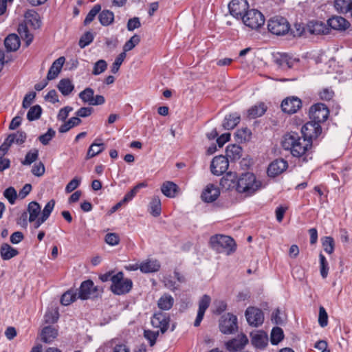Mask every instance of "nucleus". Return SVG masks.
I'll return each instance as SVG.
<instances>
[{
  "instance_id": "nucleus-51",
  "label": "nucleus",
  "mask_w": 352,
  "mask_h": 352,
  "mask_svg": "<svg viewBox=\"0 0 352 352\" xmlns=\"http://www.w3.org/2000/svg\"><path fill=\"white\" fill-rule=\"evenodd\" d=\"M140 42V37L137 34H134L124 45L122 52L126 53V52H129V51L133 50L137 45H138V43Z\"/></svg>"
},
{
  "instance_id": "nucleus-60",
  "label": "nucleus",
  "mask_w": 352,
  "mask_h": 352,
  "mask_svg": "<svg viewBox=\"0 0 352 352\" xmlns=\"http://www.w3.org/2000/svg\"><path fill=\"white\" fill-rule=\"evenodd\" d=\"M318 323L322 327H324L328 324V315L322 306L319 308Z\"/></svg>"
},
{
  "instance_id": "nucleus-64",
  "label": "nucleus",
  "mask_w": 352,
  "mask_h": 352,
  "mask_svg": "<svg viewBox=\"0 0 352 352\" xmlns=\"http://www.w3.org/2000/svg\"><path fill=\"white\" fill-rule=\"evenodd\" d=\"M81 179L80 178L75 177L72 179L65 187V192L67 193L72 192L76 189L80 185Z\"/></svg>"
},
{
  "instance_id": "nucleus-19",
  "label": "nucleus",
  "mask_w": 352,
  "mask_h": 352,
  "mask_svg": "<svg viewBox=\"0 0 352 352\" xmlns=\"http://www.w3.org/2000/svg\"><path fill=\"white\" fill-rule=\"evenodd\" d=\"M311 142L300 137V142L289 151L295 157H304L311 147Z\"/></svg>"
},
{
  "instance_id": "nucleus-10",
  "label": "nucleus",
  "mask_w": 352,
  "mask_h": 352,
  "mask_svg": "<svg viewBox=\"0 0 352 352\" xmlns=\"http://www.w3.org/2000/svg\"><path fill=\"white\" fill-rule=\"evenodd\" d=\"M249 4L247 0H232L228 5L230 14L236 19H242L248 11Z\"/></svg>"
},
{
  "instance_id": "nucleus-49",
  "label": "nucleus",
  "mask_w": 352,
  "mask_h": 352,
  "mask_svg": "<svg viewBox=\"0 0 352 352\" xmlns=\"http://www.w3.org/2000/svg\"><path fill=\"white\" fill-rule=\"evenodd\" d=\"M322 245L324 250L329 254H331L334 251V240L331 236H325L322 239Z\"/></svg>"
},
{
  "instance_id": "nucleus-21",
  "label": "nucleus",
  "mask_w": 352,
  "mask_h": 352,
  "mask_svg": "<svg viewBox=\"0 0 352 352\" xmlns=\"http://www.w3.org/2000/svg\"><path fill=\"white\" fill-rule=\"evenodd\" d=\"M55 206V201L51 199L49 201L43 210H42L41 215L36 220L33 221L32 223H34L33 226L34 229H38L50 216Z\"/></svg>"
},
{
  "instance_id": "nucleus-23",
  "label": "nucleus",
  "mask_w": 352,
  "mask_h": 352,
  "mask_svg": "<svg viewBox=\"0 0 352 352\" xmlns=\"http://www.w3.org/2000/svg\"><path fill=\"white\" fill-rule=\"evenodd\" d=\"M96 291V288L94 287V283L91 280L83 281L79 288L78 293V298L82 300H86L91 297Z\"/></svg>"
},
{
  "instance_id": "nucleus-42",
  "label": "nucleus",
  "mask_w": 352,
  "mask_h": 352,
  "mask_svg": "<svg viewBox=\"0 0 352 352\" xmlns=\"http://www.w3.org/2000/svg\"><path fill=\"white\" fill-rule=\"evenodd\" d=\"M81 122L82 121L80 118L78 117H72L67 122H65L59 127L58 131L62 133H66L74 126H78Z\"/></svg>"
},
{
  "instance_id": "nucleus-61",
  "label": "nucleus",
  "mask_w": 352,
  "mask_h": 352,
  "mask_svg": "<svg viewBox=\"0 0 352 352\" xmlns=\"http://www.w3.org/2000/svg\"><path fill=\"white\" fill-rule=\"evenodd\" d=\"M211 298L208 295H204L199 302V311L205 313L208 308Z\"/></svg>"
},
{
  "instance_id": "nucleus-35",
  "label": "nucleus",
  "mask_w": 352,
  "mask_h": 352,
  "mask_svg": "<svg viewBox=\"0 0 352 352\" xmlns=\"http://www.w3.org/2000/svg\"><path fill=\"white\" fill-rule=\"evenodd\" d=\"M57 88L63 96H68L74 90V85L69 78H63L59 81Z\"/></svg>"
},
{
  "instance_id": "nucleus-15",
  "label": "nucleus",
  "mask_w": 352,
  "mask_h": 352,
  "mask_svg": "<svg viewBox=\"0 0 352 352\" xmlns=\"http://www.w3.org/2000/svg\"><path fill=\"white\" fill-rule=\"evenodd\" d=\"M302 102L300 99L297 97H289L283 100L281 103V109L285 113L292 114L301 107Z\"/></svg>"
},
{
  "instance_id": "nucleus-45",
  "label": "nucleus",
  "mask_w": 352,
  "mask_h": 352,
  "mask_svg": "<svg viewBox=\"0 0 352 352\" xmlns=\"http://www.w3.org/2000/svg\"><path fill=\"white\" fill-rule=\"evenodd\" d=\"M283 338V331L281 328L277 327L272 329L270 336V341L272 344H278Z\"/></svg>"
},
{
  "instance_id": "nucleus-48",
  "label": "nucleus",
  "mask_w": 352,
  "mask_h": 352,
  "mask_svg": "<svg viewBox=\"0 0 352 352\" xmlns=\"http://www.w3.org/2000/svg\"><path fill=\"white\" fill-rule=\"evenodd\" d=\"M41 107L38 104L34 105L29 109L27 114V118L30 121L37 120L41 117Z\"/></svg>"
},
{
  "instance_id": "nucleus-18",
  "label": "nucleus",
  "mask_w": 352,
  "mask_h": 352,
  "mask_svg": "<svg viewBox=\"0 0 352 352\" xmlns=\"http://www.w3.org/2000/svg\"><path fill=\"white\" fill-rule=\"evenodd\" d=\"M248 342L247 336L243 333L239 334L237 337L228 340L226 342L225 346L229 351H236L243 348Z\"/></svg>"
},
{
  "instance_id": "nucleus-8",
  "label": "nucleus",
  "mask_w": 352,
  "mask_h": 352,
  "mask_svg": "<svg viewBox=\"0 0 352 352\" xmlns=\"http://www.w3.org/2000/svg\"><path fill=\"white\" fill-rule=\"evenodd\" d=\"M329 114V111L327 107L322 103H318L313 106L309 109L310 119L318 124L327 120Z\"/></svg>"
},
{
  "instance_id": "nucleus-25",
  "label": "nucleus",
  "mask_w": 352,
  "mask_h": 352,
  "mask_svg": "<svg viewBox=\"0 0 352 352\" xmlns=\"http://www.w3.org/2000/svg\"><path fill=\"white\" fill-rule=\"evenodd\" d=\"M65 57L60 56L53 62L47 74V80H54L58 76L62 69L63 64L65 63Z\"/></svg>"
},
{
  "instance_id": "nucleus-50",
  "label": "nucleus",
  "mask_w": 352,
  "mask_h": 352,
  "mask_svg": "<svg viewBox=\"0 0 352 352\" xmlns=\"http://www.w3.org/2000/svg\"><path fill=\"white\" fill-rule=\"evenodd\" d=\"M101 10V6L99 4H96L91 10L88 12L87 14L85 21L84 24L85 25L89 24L91 23L94 19H95L96 16L99 14L100 11Z\"/></svg>"
},
{
  "instance_id": "nucleus-56",
  "label": "nucleus",
  "mask_w": 352,
  "mask_h": 352,
  "mask_svg": "<svg viewBox=\"0 0 352 352\" xmlns=\"http://www.w3.org/2000/svg\"><path fill=\"white\" fill-rule=\"evenodd\" d=\"M59 314L56 309L49 310L45 315V321L46 323H54L58 319Z\"/></svg>"
},
{
  "instance_id": "nucleus-46",
  "label": "nucleus",
  "mask_w": 352,
  "mask_h": 352,
  "mask_svg": "<svg viewBox=\"0 0 352 352\" xmlns=\"http://www.w3.org/2000/svg\"><path fill=\"white\" fill-rule=\"evenodd\" d=\"M78 96L83 102L88 103L91 105V102L93 101L94 96V91L91 88L87 87L80 92Z\"/></svg>"
},
{
  "instance_id": "nucleus-5",
  "label": "nucleus",
  "mask_w": 352,
  "mask_h": 352,
  "mask_svg": "<svg viewBox=\"0 0 352 352\" xmlns=\"http://www.w3.org/2000/svg\"><path fill=\"white\" fill-rule=\"evenodd\" d=\"M267 28L273 34L283 36L288 33L290 29V25L285 18L276 16L269 20Z\"/></svg>"
},
{
  "instance_id": "nucleus-55",
  "label": "nucleus",
  "mask_w": 352,
  "mask_h": 352,
  "mask_svg": "<svg viewBox=\"0 0 352 352\" xmlns=\"http://www.w3.org/2000/svg\"><path fill=\"white\" fill-rule=\"evenodd\" d=\"M55 131L52 128H50L45 133L38 137V140L43 145H47L49 144L50 140L55 136Z\"/></svg>"
},
{
  "instance_id": "nucleus-24",
  "label": "nucleus",
  "mask_w": 352,
  "mask_h": 352,
  "mask_svg": "<svg viewBox=\"0 0 352 352\" xmlns=\"http://www.w3.org/2000/svg\"><path fill=\"white\" fill-rule=\"evenodd\" d=\"M328 25L333 30L344 31L349 27V23L342 16H333L327 21Z\"/></svg>"
},
{
  "instance_id": "nucleus-27",
  "label": "nucleus",
  "mask_w": 352,
  "mask_h": 352,
  "mask_svg": "<svg viewBox=\"0 0 352 352\" xmlns=\"http://www.w3.org/2000/svg\"><path fill=\"white\" fill-rule=\"evenodd\" d=\"M267 336L263 332L251 333L252 344L258 349H263L267 344Z\"/></svg>"
},
{
  "instance_id": "nucleus-12",
  "label": "nucleus",
  "mask_w": 352,
  "mask_h": 352,
  "mask_svg": "<svg viewBox=\"0 0 352 352\" xmlns=\"http://www.w3.org/2000/svg\"><path fill=\"white\" fill-rule=\"evenodd\" d=\"M245 314L248 324L251 326L258 327L264 321V315L260 309L250 307L247 308Z\"/></svg>"
},
{
  "instance_id": "nucleus-63",
  "label": "nucleus",
  "mask_w": 352,
  "mask_h": 352,
  "mask_svg": "<svg viewBox=\"0 0 352 352\" xmlns=\"http://www.w3.org/2000/svg\"><path fill=\"white\" fill-rule=\"evenodd\" d=\"M105 241L110 245H116L120 242V236L116 233H109L105 236Z\"/></svg>"
},
{
  "instance_id": "nucleus-52",
  "label": "nucleus",
  "mask_w": 352,
  "mask_h": 352,
  "mask_svg": "<svg viewBox=\"0 0 352 352\" xmlns=\"http://www.w3.org/2000/svg\"><path fill=\"white\" fill-rule=\"evenodd\" d=\"M107 62L103 59H100L94 63L92 74L94 76H98L103 73L107 69Z\"/></svg>"
},
{
  "instance_id": "nucleus-16",
  "label": "nucleus",
  "mask_w": 352,
  "mask_h": 352,
  "mask_svg": "<svg viewBox=\"0 0 352 352\" xmlns=\"http://www.w3.org/2000/svg\"><path fill=\"white\" fill-rule=\"evenodd\" d=\"M288 167L287 162L283 159H277L273 161L268 166L267 175L274 177L283 173Z\"/></svg>"
},
{
  "instance_id": "nucleus-40",
  "label": "nucleus",
  "mask_w": 352,
  "mask_h": 352,
  "mask_svg": "<svg viewBox=\"0 0 352 352\" xmlns=\"http://www.w3.org/2000/svg\"><path fill=\"white\" fill-rule=\"evenodd\" d=\"M161 200L158 196L152 198L149 204V211L153 217H158L161 214Z\"/></svg>"
},
{
  "instance_id": "nucleus-33",
  "label": "nucleus",
  "mask_w": 352,
  "mask_h": 352,
  "mask_svg": "<svg viewBox=\"0 0 352 352\" xmlns=\"http://www.w3.org/2000/svg\"><path fill=\"white\" fill-rule=\"evenodd\" d=\"M173 304L174 298L168 294H163L157 300V307L161 310H169L172 308Z\"/></svg>"
},
{
  "instance_id": "nucleus-38",
  "label": "nucleus",
  "mask_w": 352,
  "mask_h": 352,
  "mask_svg": "<svg viewBox=\"0 0 352 352\" xmlns=\"http://www.w3.org/2000/svg\"><path fill=\"white\" fill-rule=\"evenodd\" d=\"M266 111V107L263 103H260L252 107L248 111V116L253 119L263 116Z\"/></svg>"
},
{
  "instance_id": "nucleus-30",
  "label": "nucleus",
  "mask_w": 352,
  "mask_h": 352,
  "mask_svg": "<svg viewBox=\"0 0 352 352\" xmlns=\"http://www.w3.org/2000/svg\"><path fill=\"white\" fill-rule=\"evenodd\" d=\"M160 264L157 260H147L140 265V270L143 273H152L157 272Z\"/></svg>"
},
{
  "instance_id": "nucleus-17",
  "label": "nucleus",
  "mask_w": 352,
  "mask_h": 352,
  "mask_svg": "<svg viewBox=\"0 0 352 352\" xmlns=\"http://www.w3.org/2000/svg\"><path fill=\"white\" fill-rule=\"evenodd\" d=\"M297 61L298 60L285 53H278L274 56V62L283 69L292 68Z\"/></svg>"
},
{
  "instance_id": "nucleus-7",
  "label": "nucleus",
  "mask_w": 352,
  "mask_h": 352,
  "mask_svg": "<svg viewBox=\"0 0 352 352\" xmlns=\"http://www.w3.org/2000/svg\"><path fill=\"white\" fill-rule=\"evenodd\" d=\"M42 210L41 206L37 203L36 201H31L29 203L27 208V212H24L21 217H20V222L19 223L21 224L22 226H27V218L28 215V221L29 222H32L33 221L36 220V219L39 218L41 215Z\"/></svg>"
},
{
  "instance_id": "nucleus-39",
  "label": "nucleus",
  "mask_w": 352,
  "mask_h": 352,
  "mask_svg": "<svg viewBox=\"0 0 352 352\" xmlns=\"http://www.w3.org/2000/svg\"><path fill=\"white\" fill-rule=\"evenodd\" d=\"M352 6V0H335L334 6L336 10L343 14L350 12Z\"/></svg>"
},
{
  "instance_id": "nucleus-53",
  "label": "nucleus",
  "mask_w": 352,
  "mask_h": 352,
  "mask_svg": "<svg viewBox=\"0 0 352 352\" xmlns=\"http://www.w3.org/2000/svg\"><path fill=\"white\" fill-rule=\"evenodd\" d=\"M38 156V151L36 148L32 149L28 152L25 155L24 160L22 162L23 165H30L32 163L35 162Z\"/></svg>"
},
{
  "instance_id": "nucleus-11",
  "label": "nucleus",
  "mask_w": 352,
  "mask_h": 352,
  "mask_svg": "<svg viewBox=\"0 0 352 352\" xmlns=\"http://www.w3.org/2000/svg\"><path fill=\"white\" fill-rule=\"evenodd\" d=\"M302 138L310 140L316 139L322 133V128L318 122L310 121L307 122L301 129Z\"/></svg>"
},
{
  "instance_id": "nucleus-36",
  "label": "nucleus",
  "mask_w": 352,
  "mask_h": 352,
  "mask_svg": "<svg viewBox=\"0 0 352 352\" xmlns=\"http://www.w3.org/2000/svg\"><path fill=\"white\" fill-rule=\"evenodd\" d=\"M98 19L102 25L108 26L113 22L114 14L109 10H104L99 12Z\"/></svg>"
},
{
  "instance_id": "nucleus-29",
  "label": "nucleus",
  "mask_w": 352,
  "mask_h": 352,
  "mask_svg": "<svg viewBox=\"0 0 352 352\" xmlns=\"http://www.w3.org/2000/svg\"><path fill=\"white\" fill-rule=\"evenodd\" d=\"M0 254L3 260L7 261L19 254L16 249L8 243H3L0 248Z\"/></svg>"
},
{
  "instance_id": "nucleus-41",
  "label": "nucleus",
  "mask_w": 352,
  "mask_h": 352,
  "mask_svg": "<svg viewBox=\"0 0 352 352\" xmlns=\"http://www.w3.org/2000/svg\"><path fill=\"white\" fill-rule=\"evenodd\" d=\"M77 298H78L77 292L70 289L62 295L60 302L63 305L67 306L74 302Z\"/></svg>"
},
{
  "instance_id": "nucleus-54",
  "label": "nucleus",
  "mask_w": 352,
  "mask_h": 352,
  "mask_svg": "<svg viewBox=\"0 0 352 352\" xmlns=\"http://www.w3.org/2000/svg\"><path fill=\"white\" fill-rule=\"evenodd\" d=\"M126 56L125 52H122L116 57L111 68V72L113 74H116L119 71L120 67L125 59Z\"/></svg>"
},
{
  "instance_id": "nucleus-9",
  "label": "nucleus",
  "mask_w": 352,
  "mask_h": 352,
  "mask_svg": "<svg viewBox=\"0 0 352 352\" xmlns=\"http://www.w3.org/2000/svg\"><path fill=\"white\" fill-rule=\"evenodd\" d=\"M220 331L224 334L232 333L237 329V318L231 314L222 316L219 323Z\"/></svg>"
},
{
  "instance_id": "nucleus-1",
  "label": "nucleus",
  "mask_w": 352,
  "mask_h": 352,
  "mask_svg": "<svg viewBox=\"0 0 352 352\" xmlns=\"http://www.w3.org/2000/svg\"><path fill=\"white\" fill-rule=\"evenodd\" d=\"M220 184L229 189L231 187H236L239 193H244L246 195H252L261 187V182L256 179V176L252 173H243L238 178L236 184L228 177L221 179Z\"/></svg>"
},
{
  "instance_id": "nucleus-37",
  "label": "nucleus",
  "mask_w": 352,
  "mask_h": 352,
  "mask_svg": "<svg viewBox=\"0 0 352 352\" xmlns=\"http://www.w3.org/2000/svg\"><path fill=\"white\" fill-rule=\"evenodd\" d=\"M57 336V331L51 327H45L41 331V340L46 343H50Z\"/></svg>"
},
{
  "instance_id": "nucleus-26",
  "label": "nucleus",
  "mask_w": 352,
  "mask_h": 352,
  "mask_svg": "<svg viewBox=\"0 0 352 352\" xmlns=\"http://www.w3.org/2000/svg\"><path fill=\"white\" fill-rule=\"evenodd\" d=\"M307 30L312 34H325L329 32V29L322 21H312L308 23Z\"/></svg>"
},
{
  "instance_id": "nucleus-43",
  "label": "nucleus",
  "mask_w": 352,
  "mask_h": 352,
  "mask_svg": "<svg viewBox=\"0 0 352 352\" xmlns=\"http://www.w3.org/2000/svg\"><path fill=\"white\" fill-rule=\"evenodd\" d=\"M8 140L12 144H21L25 142L27 135L24 131H18L16 133H11L8 136Z\"/></svg>"
},
{
  "instance_id": "nucleus-59",
  "label": "nucleus",
  "mask_w": 352,
  "mask_h": 352,
  "mask_svg": "<svg viewBox=\"0 0 352 352\" xmlns=\"http://www.w3.org/2000/svg\"><path fill=\"white\" fill-rule=\"evenodd\" d=\"M251 131L248 128H242L239 129L236 133V137L241 141L248 140L251 137Z\"/></svg>"
},
{
  "instance_id": "nucleus-14",
  "label": "nucleus",
  "mask_w": 352,
  "mask_h": 352,
  "mask_svg": "<svg viewBox=\"0 0 352 352\" xmlns=\"http://www.w3.org/2000/svg\"><path fill=\"white\" fill-rule=\"evenodd\" d=\"M170 317L165 313L159 311L151 318V324L153 327L159 328L162 333H164L169 326Z\"/></svg>"
},
{
  "instance_id": "nucleus-32",
  "label": "nucleus",
  "mask_w": 352,
  "mask_h": 352,
  "mask_svg": "<svg viewBox=\"0 0 352 352\" xmlns=\"http://www.w3.org/2000/svg\"><path fill=\"white\" fill-rule=\"evenodd\" d=\"M4 45L8 51H16L20 47L19 37L14 34H10L6 38Z\"/></svg>"
},
{
  "instance_id": "nucleus-13",
  "label": "nucleus",
  "mask_w": 352,
  "mask_h": 352,
  "mask_svg": "<svg viewBox=\"0 0 352 352\" xmlns=\"http://www.w3.org/2000/svg\"><path fill=\"white\" fill-rule=\"evenodd\" d=\"M229 162L228 158L223 155L214 157L210 164V170L212 174L221 175L228 168Z\"/></svg>"
},
{
  "instance_id": "nucleus-47",
  "label": "nucleus",
  "mask_w": 352,
  "mask_h": 352,
  "mask_svg": "<svg viewBox=\"0 0 352 352\" xmlns=\"http://www.w3.org/2000/svg\"><path fill=\"white\" fill-rule=\"evenodd\" d=\"M320 273L323 278H326L329 273V263L325 256L322 254H319Z\"/></svg>"
},
{
  "instance_id": "nucleus-4",
  "label": "nucleus",
  "mask_w": 352,
  "mask_h": 352,
  "mask_svg": "<svg viewBox=\"0 0 352 352\" xmlns=\"http://www.w3.org/2000/svg\"><path fill=\"white\" fill-rule=\"evenodd\" d=\"M133 286V282L129 278H124L122 272H119L112 278L111 285V292L116 295H123L129 293Z\"/></svg>"
},
{
  "instance_id": "nucleus-3",
  "label": "nucleus",
  "mask_w": 352,
  "mask_h": 352,
  "mask_svg": "<svg viewBox=\"0 0 352 352\" xmlns=\"http://www.w3.org/2000/svg\"><path fill=\"white\" fill-rule=\"evenodd\" d=\"M210 247L218 253H226L228 255L236 250V243L234 239L227 235L215 234L210 239Z\"/></svg>"
},
{
  "instance_id": "nucleus-57",
  "label": "nucleus",
  "mask_w": 352,
  "mask_h": 352,
  "mask_svg": "<svg viewBox=\"0 0 352 352\" xmlns=\"http://www.w3.org/2000/svg\"><path fill=\"white\" fill-rule=\"evenodd\" d=\"M3 196L8 200L10 204H14L17 197V193L13 187H9L3 192Z\"/></svg>"
},
{
  "instance_id": "nucleus-34",
  "label": "nucleus",
  "mask_w": 352,
  "mask_h": 352,
  "mask_svg": "<svg viewBox=\"0 0 352 352\" xmlns=\"http://www.w3.org/2000/svg\"><path fill=\"white\" fill-rule=\"evenodd\" d=\"M242 155V148L236 144L228 145L226 148V158L232 161L239 160Z\"/></svg>"
},
{
  "instance_id": "nucleus-31",
  "label": "nucleus",
  "mask_w": 352,
  "mask_h": 352,
  "mask_svg": "<svg viewBox=\"0 0 352 352\" xmlns=\"http://www.w3.org/2000/svg\"><path fill=\"white\" fill-rule=\"evenodd\" d=\"M241 116L236 113H230L225 117L223 127L226 130L234 129L240 122Z\"/></svg>"
},
{
  "instance_id": "nucleus-44",
  "label": "nucleus",
  "mask_w": 352,
  "mask_h": 352,
  "mask_svg": "<svg viewBox=\"0 0 352 352\" xmlns=\"http://www.w3.org/2000/svg\"><path fill=\"white\" fill-rule=\"evenodd\" d=\"M104 149V145L102 143L97 144V143H93L89 146L86 158L90 159L91 157H94V156L98 155L101 152H102Z\"/></svg>"
},
{
  "instance_id": "nucleus-2",
  "label": "nucleus",
  "mask_w": 352,
  "mask_h": 352,
  "mask_svg": "<svg viewBox=\"0 0 352 352\" xmlns=\"http://www.w3.org/2000/svg\"><path fill=\"white\" fill-rule=\"evenodd\" d=\"M24 16L26 23H21L19 25L18 32L21 38L25 42L26 46H28L33 40V35L29 32L27 24L31 25L34 29H38L41 27V21L39 14L33 10H28Z\"/></svg>"
},
{
  "instance_id": "nucleus-22",
  "label": "nucleus",
  "mask_w": 352,
  "mask_h": 352,
  "mask_svg": "<svg viewBox=\"0 0 352 352\" xmlns=\"http://www.w3.org/2000/svg\"><path fill=\"white\" fill-rule=\"evenodd\" d=\"M300 136L296 132H290L283 135L281 140L282 147L286 151H290L298 144Z\"/></svg>"
},
{
  "instance_id": "nucleus-20",
  "label": "nucleus",
  "mask_w": 352,
  "mask_h": 352,
  "mask_svg": "<svg viewBox=\"0 0 352 352\" xmlns=\"http://www.w3.org/2000/svg\"><path fill=\"white\" fill-rule=\"evenodd\" d=\"M219 195V188L212 184H209L202 192L201 199L205 202L210 203L215 201Z\"/></svg>"
},
{
  "instance_id": "nucleus-58",
  "label": "nucleus",
  "mask_w": 352,
  "mask_h": 352,
  "mask_svg": "<svg viewBox=\"0 0 352 352\" xmlns=\"http://www.w3.org/2000/svg\"><path fill=\"white\" fill-rule=\"evenodd\" d=\"M94 40V35L90 32H87L85 33L79 41V46L81 48H84L88 45H89Z\"/></svg>"
},
{
  "instance_id": "nucleus-28",
  "label": "nucleus",
  "mask_w": 352,
  "mask_h": 352,
  "mask_svg": "<svg viewBox=\"0 0 352 352\" xmlns=\"http://www.w3.org/2000/svg\"><path fill=\"white\" fill-rule=\"evenodd\" d=\"M162 192L167 197L173 198L178 191V186L173 182H164L161 186Z\"/></svg>"
},
{
  "instance_id": "nucleus-6",
  "label": "nucleus",
  "mask_w": 352,
  "mask_h": 352,
  "mask_svg": "<svg viewBox=\"0 0 352 352\" xmlns=\"http://www.w3.org/2000/svg\"><path fill=\"white\" fill-rule=\"evenodd\" d=\"M242 20L246 26L254 30L258 29L265 23L263 14L256 9L248 10Z\"/></svg>"
},
{
  "instance_id": "nucleus-62",
  "label": "nucleus",
  "mask_w": 352,
  "mask_h": 352,
  "mask_svg": "<svg viewBox=\"0 0 352 352\" xmlns=\"http://www.w3.org/2000/svg\"><path fill=\"white\" fill-rule=\"evenodd\" d=\"M144 336L145 338H146L149 341L150 345L153 346L155 344L156 339L159 336V332L153 331L151 330H145Z\"/></svg>"
}]
</instances>
